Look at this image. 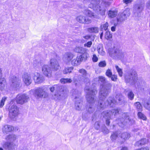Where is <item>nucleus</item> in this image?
Wrapping results in <instances>:
<instances>
[{
	"instance_id": "nucleus-7",
	"label": "nucleus",
	"mask_w": 150,
	"mask_h": 150,
	"mask_svg": "<svg viewBox=\"0 0 150 150\" xmlns=\"http://www.w3.org/2000/svg\"><path fill=\"white\" fill-rule=\"evenodd\" d=\"M84 1H89L92 5V7L96 9V11L98 12L101 15H104L105 14V9L104 8H101L99 4L100 0H84Z\"/></svg>"
},
{
	"instance_id": "nucleus-35",
	"label": "nucleus",
	"mask_w": 150,
	"mask_h": 150,
	"mask_svg": "<svg viewBox=\"0 0 150 150\" xmlns=\"http://www.w3.org/2000/svg\"><path fill=\"white\" fill-rule=\"evenodd\" d=\"M60 81L61 83L65 84L71 83L72 82V80L70 78H62L60 79Z\"/></svg>"
},
{
	"instance_id": "nucleus-1",
	"label": "nucleus",
	"mask_w": 150,
	"mask_h": 150,
	"mask_svg": "<svg viewBox=\"0 0 150 150\" xmlns=\"http://www.w3.org/2000/svg\"><path fill=\"white\" fill-rule=\"evenodd\" d=\"M85 91L86 93V99L88 103L86 107L88 112L90 113H93L95 110V104L96 105L97 101L95 95L97 93V90L96 88H85Z\"/></svg>"
},
{
	"instance_id": "nucleus-5",
	"label": "nucleus",
	"mask_w": 150,
	"mask_h": 150,
	"mask_svg": "<svg viewBox=\"0 0 150 150\" xmlns=\"http://www.w3.org/2000/svg\"><path fill=\"white\" fill-rule=\"evenodd\" d=\"M117 101L112 97H109L107 100L108 105L111 107H113L117 103L119 105H124L126 103L127 101L125 100V97L122 94L117 95L116 96Z\"/></svg>"
},
{
	"instance_id": "nucleus-33",
	"label": "nucleus",
	"mask_w": 150,
	"mask_h": 150,
	"mask_svg": "<svg viewBox=\"0 0 150 150\" xmlns=\"http://www.w3.org/2000/svg\"><path fill=\"white\" fill-rule=\"evenodd\" d=\"M120 133L119 131H115L113 132L110 136V139L111 140L114 141H115L117 138L118 134Z\"/></svg>"
},
{
	"instance_id": "nucleus-64",
	"label": "nucleus",
	"mask_w": 150,
	"mask_h": 150,
	"mask_svg": "<svg viewBox=\"0 0 150 150\" xmlns=\"http://www.w3.org/2000/svg\"><path fill=\"white\" fill-rule=\"evenodd\" d=\"M20 150H27V149L26 148H23L21 147Z\"/></svg>"
},
{
	"instance_id": "nucleus-61",
	"label": "nucleus",
	"mask_w": 150,
	"mask_h": 150,
	"mask_svg": "<svg viewBox=\"0 0 150 150\" xmlns=\"http://www.w3.org/2000/svg\"><path fill=\"white\" fill-rule=\"evenodd\" d=\"M83 38L86 39H88L90 38V36L89 35H86L83 36Z\"/></svg>"
},
{
	"instance_id": "nucleus-17",
	"label": "nucleus",
	"mask_w": 150,
	"mask_h": 150,
	"mask_svg": "<svg viewBox=\"0 0 150 150\" xmlns=\"http://www.w3.org/2000/svg\"><path fill=\"white\" fill-rule=\"evenodd\" d=\"M3 148L6 150H13L15 149L16 145L13 142L9 141L4 142L2 144Z\"/></svg>"
},
{
	"instance_id": "nucleus-15",
	"label": "nucleus",
	"mask_w": 150,
	"mask_h": 150,
	"mask_svg": "<svg viewBox=\"0 0 150 150\" xmlns=\"http://www.w3.org/2000/svg\"><path fill=\"white\" fill-rule=\"evenodd\" d=\"M17 97V103L20 104H23L29 100V96L25 94L18 95Z\"/></svg>"
},
{
	"instance_id": "nucleus-47",
	"label": "nucleus",
	"mask_w": 150,
	"mask_h": 150,
	"mask_svg": "<svg viewBox=\"0 0 150 150\" xmlns=\"http://www.w3.org/2000/svg\"><path fill=\"white\" fill-rule=\"evenodd\" d=\"M108 23L107 22H106L105 24H104L103 25H101V30H102L104 29L105 30H106L107 29L108 27Z\"/></svg>"
},
{
	"instance_id": "nucleus-25",
	"label": "nucleus",
	"mask_w": 150,
	"mask_h": 150,
	"mask_svg": "<svg viewBox=\"0 0 150 150\" xmlns=\"http://www.w3.org/2000/svg\"><path fill=\"white\" fill-rule=\"evenodd\" d=\"M1 69H0V89L2 91L4 89L6 86V81L4 78H2V73Z\"/></svg>"
},
{
	"instance_id": "nucleus-3",
	"label": "nucleus",
	"mask_w": 150,
	"mask_h": 150,
	"mask_svg": "<svg viewBox=\"0 0 150 150\" xmlns=\"http://www.w3.org/2000/svg\"><path fill=\"white\" fill-rule=\"evenodd\" d=\"M50 91L53 92L55 90V93L52 95V98L55 100L65 98L67 96V92L63 86L59 84L54 85L50 88Z\"/></svg>"
},
{
	"instance_id": "nucleus-21",
	"label": "nucleus",
	"mask_w": 150,
	"mask_h": 150,
	"mask_svg": "<svg viewBox=\"0 0 150 150\" xmlns=\"http://www.w3.org/2000/svg\"><path fill=\"white\" fill-rule=\"evenodd\" d=\"M23 80L25 84L29 85L32 82V79L30 74L28 73H25L22 76Z\"/></svg>"
},
{
	"instance_id": "nucleus-50",
	"label": "nucleus",
	"mask_w": 150,
	"mask_h": 150,
	"mask_svg": "<svg viewBox=\"0 0 150 150\" xmlns=\"http://www.w3.org/2000/svg\"><path fill=\"white\" fill-rule=\"evenodd\" d=\"M94 126L96 129L98 130L100 128V122H96L95 123Z\"/></svg>"
},
{
	"instance_id": "nucleus-42",
	"label": "nucleus",
	"mask_w": 150,
	"mask_h": 150,
	"mask_svg": "<svg viewBox=\"0 0 150 150\" xmlns=\"http://www.w3.org/2000/svg\"><path fill=\"white\" fill-rule=\"evenodd\" d=\"M112 35L108 31H107L105 35V37L107 40H108L112 38Z\"/></svg>"
},
{
	"instance_id": "nucleus-55",
	"label": "nucleus",
	"mask_w": 150,
	"mask_h": 150,
	"mask_svg": "<svg viewBox=\"0 0 150 150\" xmlns=\"http://www.w3.org/2000/svg\"><path fill=\"white\" fill-rule=\"evenodd\" d=\"M87 117V113L86 112H83L82 113V117L83 119L85 120L86 119Z\"/></svg>"
},
{
	"instance_id": "nucleus-45",
	"label": "nucleus",
	"mask_w": 150,
	"mask_h": 150,
	"mask_svg": "<svg viewBox=\"0 0 150 150\" xmlns=\"http://www.w3.org/2000/svg\"><path fill=\"white\" fill-rule=\"evenodd\" d=\"M102 131L104 134H108L109 133L108 129L106 128L105 125L102 127Z\"/></svg>"
},
{
	"instance_id": "nucleus-43",
	"label": "nucleus",
	"mask_w": 150,
	"mask_h": 150,
	"mask_svg": "<svg viewBox=\"0 0 150 150\" xmlns=\"http://www.w3.org/2000/svg\"><path fill=\"white\" fill-rule=\"evenodd\" d=\"M134 95L132 91H129L128 94V98L130 100H132L134 98Z\"/></svg>"
},
{
	"instance_id": "nucleus-22",
	"label": "nucleus",
	"mask_w": 150,
	"mask_h": 150,
	"mask_svg": "<svg viewBox=\"0 0 150 150\" xmlns=\"http://www.w3.org/2000/svg\"><path fill=\"white\" fill-rule=\"evenodd\" d=\"M33 79L35 82L37 83H40L42 82L44 80L42 76L37 72L34 73Z\"/></svg>"
},
{
	"instance_id": "nucleus-13",
	"label": "nucleus",
	"mask_w": 150,
	"mask_h": 150,
	"mask_svg": "<svg viewBox=\"0 0 150 150\" xmlns=\"http://www.w3.org/2000/svg\"><path fill=\"white\" fill-rule=\"evenodd\" d=\"M87 54L86 53L77 56L75 59H73L71 62V64L74 66L80 64L82 61H85L87 59Z\"/></svg>"
},
{
	"instance_id": "nucleus-11",
	"label": "nucleus",
	"mask_w": 150,
	"mask_h": 150,
	"mask_svg": "<svg viewBox=\"0 0 150 150\" xmlns=\"http://www.w3.org/2000/svg\"><path fill=\"white\" fill-rule=\"evenodd\" d=\"M19 109L16 105H13L9 108V117L12 120H14L19 114Z\"/></svg>"
},
{
	"instance_id": "nucleus-28",
	"label": "nucleus",
	"mask_w": 150,
	"mask_h": 150,
	"mask_svg": "<svg viewBox=\"0 0 150 150\" xmlns=\"http://www.w3.org/2000/svg\"><path fill=\"white\" fill-rule=\"evenodd\" d=\"M86 50L85 48L79 46H77L74 49V51L76 52L81 53L82 54H84L85 53L87 54V58L89 55L86 52Z\"/></svg>"
},
{
	"instance_id": "nucleus-10",
	"label": "nucleus",
	"mask_w": 150,
	"mask_h": 150,
	"mask_svg": "<svg viewBox=\"0 0 150 150\" xmlns=\"http://www.w3.org/2000/svg\"><path fill=\"white\" fill-rule=\"evenodd\" d=\"M109 54L111 57L115 59H121L124 56V53L121 50L118 49L114 48L110 52Z\"/></svg>"
},
{
	"instance_id": "nucleus-56",
	"label": "nucleus",
	"mask_w": 150,
	"mask_h": 150,
	"mask_svg": "<svg viewBox=\"0 0 150 150\" xmlns=\"http://www.w3.org/2000/svg\"><path fill=\"white\" fill-rule=\"evenodd\" d=\"M110 118L106 119V125L108 126H109L110 124Z\"/></svg>"
},
{
	"instance_id": "nucleus-27",
	"label": "nucleus",
	"mask_w": 150,
	"mask_h": 150,
	"mask_svg": "<svg viewBox=\"0 0 150 150\" xmlns=\"http://www.w3.org/2000/svg\"><path fill=\"white\" fill-rule=\"evenodd\" d=\"M99 80L101 82H102L103 83L102 84H101L100 86V90L101 88L104 86L107 85L106 84H110L111 85V87H110V91L111 90V88L112 87V84L110 83L107 81H106V79L103 76H100L98 78Z\"/></svg>"
},
{
	"instance_id": "nucleus-26",
	"label": "nucleus",
	"mask_w": 150,
	"mask_h": 150,
	"mask_svg": "<svg viewBox=\"0 0 150 150\" xmlns=\"http://www.w3.org/2000/svg\"><path fill=\"white\" fill-rule=\"evenodd\" d=\"M77 20L79 23L88 24L91 22L90 19L83 16H79L76 18Z\"/></svg>"
},
{
	"instance_id": "nucleus-8",
	"label": "nucleus",
	"mask_w": 150,
	"mask_h": 150,
	"mask_svg": "<svg viewBox=\"0 0 150 150\" xmlns=\"http://www.w3.org/2000/svg\"><path fill=\"white\" fill-rule=\"evenodd\" d=\"M33 94L37 98H46L48 96V93L45 91L43 87H38L34 90Z\"/></svg>"
},
{
	"instance_id": "nucleus-48",
	"label": "nucleus",
	"mask_w": 150,
	"mask_h": 150,
	"mask_svg": "<svg viewBox=\"0 0 150 150\" xmlns=\"http://www.w3.org/2000/svg\"><path fill=\"white\" fill-rule=\"evenodd\" d=\"M98 65L99 67H103L106 66V64L105 61H103L100 62Z\"/></svg>"
},
{
	"instance_id": "nucleus-2",
	"label": "nucleus",
	"mask_w": 150,
	"mask_h": 150,
	"mask_svg": "<svg viewBox=\"0 0 150 150\" xmlns=\"http://www.w3.org/2000/svg\"><path fill=\"white\" fill-rule=\"evenodd\" d=\"M107 85L103 86L99 91V100L98 102L97 101L96 105L97 103V108L98 109H103L105 107L106 105L104 103V100L108 95L110 92V87L111 85L110 84H107Z\"/></svg>"
},
{
	"instance_id": "nucleus-36",
	"label": "nucleus",
	"mask_w": 150,
	"mask_h": 150,
	"mask_svg": "<svg viewBox=\"0 0 150 150\" xmlns=\"http://www.w3.org/2000/svg\"><path fill=\"white\" fill-rule=\"evenodd\" d=\"M73 69L74 67H65L63 71V73L64 74L70 73L71 72Z\"/></svg>"
},
{
	"instance_id": "nucleus-41",
	"label": "nucleus",
	"mask_w": 150,
	"mask_h": 150,
	"mask_svg": "<svg viewBox=\"0 0 150 150\" xmlns=\"http://www.w3.org/2000/svg\"><path fill=\"white\" fill-rule=\"evenodd\" d=\"M140 112L141 111L139 112L138 113V117L144 120H146V117L143 114Z\"/></svg>"
},
{
	"instance_id": "nucleus-31",
	"label": "nucleus",
	"mask_w": 150,
	"mask_h": 150,
	"mask_svg": "<svg viewBox=\"0 0 150 150\" xmlns=\"http://www.w3.org/2000/svg\"><path fill=\"white\" fill-rule=\"evenodd\" d=\"M13 129V127L11 126L6 125L4 126L3 128V132L4 133H6V134L8 132H11Z\"/></svg>"
},
{
	"instance_id": "nucleus-62",
	"label": "nucleus",
	"mask_w": 150,
	"mask_h": 150,
	"mask_svg": "<svg viewBox=\"0 0 150 150\" xmlns=\"http://www.w3.org/2000/svg\"><path fill=\"white\" fill-rule=\"evenodd\" d=\"M121 150H128V149L127 147H123Z\"/></svg>"
},
{
	"instance_id": "nucleus-4",
	"label": "nucleus",
	"mask_w": 150,
	"mask_h": 150,
	"mask_svg": "<svg viewBox=\"0 0 150 150\" xmlns=\"http://www.w3.org/2000/svg\"><path fill=\"white\" fill-rule=\"evenodd\" d=\"M125 79L126 83H129L131 84H135L137 88L142 90V88L140 83L139 85L136 83L138 80L137 79V74L136 72L134 70L126 73L124 76Z\"/></svg>"
},
{
	"instance_id": "nucleus-23",
	"label": "nucleus",
	"mask_w": 150,
	"mask_h": 150,
	"mask_svg": "<svg viewBox=\"0 0 150 150\" xmlns=\"http://www.w3.org/2000/svg\"><path fill=\"white\" fill-rule=\"evenodd\" d=\"M42 71L43 74L46 76L49 77L51 76V70L48 65H45L43 66Z\"/></svg>"
},
{
	"instance_id": "nucleus-57",
	"label": "nucleus",
	"mask_w": 150,
	"mask_h": 150,
	"mask_svg": "<svg viewBox=\"0 0 150 150\" xmlns=\"http://www.w3.org/2000/svg\"><path fill=\"white\" fill-rule=\"evenodd\" d=\"M123 1L124 3L127 4L131 3L132 1V0H123Z\"/></svg>"
},
{
	"instance_id": "nucleus-32",
	"label": "nucleus",
	"mask_w": 150,
	"mask_h": 150,
	"mask_svg": "<svg viewBox=\"0 0 150 150\" xmlns=\"http://www.w3.org/2000/svg\"><path fill=\"white\" fill-rule=\"evenodd\" d=\"M98 51L99 54L103 55L105 54V52L103 51V46L102 45L100 44L97 47Z\"/></svg>"
},
{
	"instance_id": "nucleus-39",
	"label": "nucleus",
	"mask_w": 150,
	"mask_h": 150,
	"mask_svg": "<svg viewBox=\"0 0 150 150\" xmlns=\"http://www.w3.org/2000/svg\"><path fill=\"white\" fill-rule=\"evenodd\" d=\"M88 31L90 33H97L98 32V29L97 27L90 28L88 29Z\"/></svg>"
},
{
	"instance_id": "nucleus-53",
	"label": "nucleus",
	"mask_w": 150,
	"mask_h": 150,
	"mask_svg": "<svg viewBox=\"0 0 150 150\" xmlns=\"http://www.w3.org/2000/svg\"><path fill=\"white\" fill-rule=\"evenodd\" d=\"M92 44V42L91 41H89L88 42L84 44V46L85 47H91Z\"/></svg>"
},
{
	"instance_id": "nucleus-24",
	"label": "nucleus",
	"mask_w": 150,
	"mask_h": 150,
	"mask_svg": "<svg viewBox=\"0 0 150 150\" xmlns=\"http://www.w3.org/2000/svg\"><path fill=\"white\" fill-rule=\"evenodd\" d=\"M74 56V54L72 53L68 52L64 54L63 59L66 63L70 62Z\"/></svg>"
},
{
	"instance_id": "nucleus-44",
	"label": "nucleus",
	"mask_w": 150,
	"mask_h": 150,
	"mask_svg": "<svg viewBox=\"0 0 150 150\" xmlns=\"http://www.w3.org/2000/svg\"><path fill=\"white\" fill-rule=\"evenodd\" d=\"M7 99L6 97H4L2 98L0 102V107H2L4 104V102Z\"/></svg>"
},
{
	"instance_id": "nucleus-34",
	"label": "nucleus",
	"mask_w": 150,
	"mask_h": 150,
	"mask_svg": "<svg viewBox=\"0 0 150 150\" xmlns=\"http://www.w3.org/2000/svg\"><path fill=\"white\" fill-rule=\"evenodd\" d=\"M121 138L125 140L129 139L130 137V135L127 132H124L121 134V135L120 136Z\"/></svg>"
},
{
	"instance_id": "nucleus-19",
	"label": "nucleus",
	"mask_w": 150,
	"mask_h": 150,
	"mask_svg": "<svg viewBox=\"0 0 150 150\" xmlns=\"http://www.w3.org/2000/svg\"><path fill=\"white\" fill-rule=\"evenodd\" d=\"M50 66L51 69L53 71H57L59 69V66L58 62L56 59L53 58L50 60Z\"/></svg>"
},
{
	"instance_id": "nucleus-18",
	"label": "nucleus",
	"mask_w": 150,
	"mask_h": 150,
	"mask_svg": "<svg viewBox=\"0 0 150 150\" xmlns=\"http://www.w3.org/2000/svg\"><path fill=\"white\" fill-rule=\"evenodd\" d=\"M75 98L77 99V100L76 101L75 103V108L77 110H83L84 109V106L83 105L81 99H80L79 97L75 96Z\"/></svg>"
},
{
	"instance_id": "nucleus-40",
	"label": "nucleus",
	"mask_w": 150,
	"mask_h": 150,
	"mask_svg": "<svg viewBox=\"0 0 150 150\" xmlns=\"http://www.w3.org/2000/svg\"><path fill=\"white\" fill-rule=\"evenodd\" d=\"M115 67L119 75V76L120 77H122V76L123 74L122 69L120 68L117 65L115 66Z\"/></svg>"
},
{
	"instance_id": "nucleus-37",
	"label": "nucleus",
	"mask_w": 150,
	"mask_h": 150,
	"mask_svg": "<svg viewBox=\"0 0 150 150\" xmlns=\"http://www.w3.org/2000/svg\"><path fill=\"white\" fill-rule=\"evenodd\" d=\"M84 13L86 15L89 17H94V13L88 10H85L84 12Z\"/></svg>"
},
{
	"instance_id": "nucleus-20",
	"label": "nucleus",
	"mask_w": 150,
	"mask_h": 150,
	"mask_svg": "<svg viewBox=\"0 0 150 150\" xmlns=\"http://www.w3.org/2000/svg\"><path fill=\"white\" fill-rule=\"evenodd\" d=\"M79 72L82 75V79L81 80L86 83H89V80L88 77V74L86 70L82 69L79 70Z\"/></svg>"
},
{
	"instance_id": "nucleus-30",
	"label": "nucleus",
	"mask_w": 150,
	"mask_h": 150,
	"mask_svg": "<svg viewBox=\"0 0 150 150\" xmlns=\"http://www.w3.org/2000/svg\"><path fill=\"white\" fill-rule=\"evenodd\" d=\"M117 13L118 11L117 10H111L108 11V16L109 18H113L117 16Z\"/></svg>"
},
{
	"instance_id": "nucleus-9",
	"label": "nucleus",
	"mask_w": 150,
	"mask_h": 150,
	"mask_svg": "<svg viewBox=\"0 0 150 150\" xmlns=\"http://www.w3.org/2000/svg\"><path fill=\"white\" fill-rule=\"evenodd\" d=\"M130 12L128 9L124 11L122 13H119L117 18V22H115L114 25H117L121 24L122 23L127 19V16H129Z\"/></svg>"
},
{
	"instance_id": "nucleus-54",
	"label": "nucleus",
	"mask_w": 150,
	"mask_h": 150,
	"mask_svg": "<svg viewBox=\"0 0 150 150\" xmlns=\"http://www.w3.org/2000/svg\"><path fill=\"white\" fill-rule=\"evenodd\" d=\"M92 60L93 62H97L98 60V58L95 54H94L92 58Z\"/></svg>"
},
{
	"instance_id": "nucleus-63",
	"label": "nucleus",
	"mask_w": 150,
	"mask_h": 150,
	"mask_svg": "<svg viewBox=\"0 0 150 150\" xmlns=\"http://www.w3.org/2000/svg\"><path fill=\"white\" fill-rule=\"evenodd\" d=\"M103 32H102L100 34V39H102V37H103Z\"/></svg>"
},
{
	"instance_id": "nucleus-59",
	"label": "nucleus",
	"mask_w": 150,
	"mask_h": 150,
	"mask_svg": "<svg viewBox=\"0 0 150 150\" xmlns=\"http://www.w3.org/2000/svg\"><path fill=\"white\" fill-rule=\"evenodd\" d=\"M146 7L149 9H150V0L148 1L146 3Z\"/></svg>"
},
{
	"instance_id": "nucleus-14",
	"label": "nucleus",
	"mask_w": 150,
	"mask_h": 150,
	"mask_svg": "<svg viewBox=\"0 0 150 150\" xmlns=\"http://www.w3.org/2000/svg\"><path fill=\"white\" fill-rule=\"evenodd\" d=\"M120 110L119 108H116V109H112L111 110L105 111L102 113V115L105 119L110 118L111 116L113 114L114 115H116L119 113Z\"/></svg>"
},
{
	"instance_id": "nucleus-12",
	"label": "nucleus",
	"mask_w": 150,
	"mask_h": 150,
	"mask_svg": "<svg viewBox=\"0 0 150 150\" xmlns=\"http://www.w3.org/2000/svg\"><path fill=\"white\" fill-rule=\"evenodd\" d=\"M21 80L18 77L15 76H12L10 78L9 83L10 86L14 89L19 87Z\"/></svg>"
},
{
	"instance_id": "nucleus-38",
	"label": "nucleus",
	"mask_w": 150,
	"mask_h": 150,
	"mask_svg": "<svg viewBox=\"0 0 150 150\" xmlns=\"http://www.w3.org/2000/svg\"><path fill=\"white\" fill-rule=\"evenodd\" d=\"M134 105L138 111L140 112L142 110V107L140 102H137L134 103Z\"/></svg>"
},
{
	"instance_id": "nucleus-60",
	"label": "nucleus",
	"mask_w": 150,
	"mask_h": 150,
	"mask_svg": "<svg viewBox=\"0 0 150 150\" xmlns=\"http://www.w3.org/2000/svg\"><path fill=\"white\" fill-rule=\"evenodd\" d=\"M114 25V26H112L111 28V30L113 32L115 31V27L117 26L115 25Z\"/></svg>"
},
{
	"instance_id": "nucleus-29",
	"label": "nucleus",
	"mask_w": 150,
	"mask_h": 150,
	"mask_svg": "<svg viewBox=\"0 0 150 150\" xmlns=\"http://www.w3.org/2000/svg\"><path fill=\"white\" fill-rule=\"evenodd\" d=\"M18 137L17 135L11 134L6 136L5 139L8 141L13 142H15L16 139H18Z\"/></svg>"
},
{
	"instance_id": "nucleus-58",
	"label": "nucleus",
	"mask_w": 150,
	"mask_h": 150,
	"mask_svg": "<svg viewBox=\"0 0 150 150\" xmlns=\"http://www.w3.org/2000/svg\"><path fill=\"white\" fill-rule=\"evenodd\" d=\"M134 145L136 146H139L140 145H142L140 140L139 141L136 142L134 144Z\"/></svg>"
},
{
	"instance_id": "nucleus-46",
	"label": "nucleus",
	"mask_w": 150,
	"mask_h": 150,
	"mask_svg": "<svg viewBox=\"0 0 150 150\" xmlns=\"http://www.w3.org/2000/svg\"><path fill=\"white\" fill-rule=\"evenodd\" d=\"M105 74L108 77H111L112 75L111 70L109 69H108L106 72Z\"/></svg>"
},
{
	"instance_id": "nucleus-52",
	"label": "nucleus",
	"mask_w": 150,
	"mask_h": 150,
	"mask_svg": "<svg viewBox=\"0 0 150 150\" xmlns=\"http://www.w3.org/2000/svg\"><path fill=\"white\" fill-rule=\"evenodd\" d=\"M112 81H117V76L115 75H112V76L110 77Z\"/></svg>"
},
{
	"instance_id": "nucleus-16",
	"label": "nucleus",
	"mask_w": 150,
	"mask_h": 150,
	"mask_svg": "<svg viewBox=\"0 0 150 150\" xmlns=\"http://www.w3.org/2000/svg\"><path fill=\"white\" fill-rule=\"evenodd\" d=\"M143 8V5L141 3H138L134 5L133 12L135 16H140V13L142 11Z\"/></svg>"
},
{
	"instance_id": "nucleus-51",
	"label": "nucleus",
	"mask_w": 150,
	"mask_h": 150,
	"mask_svg": "<svg viewBox=\"0 0 150 150\" xmlns=\"http://www.w3.org/2000/svg\"><path fill=\"white\" fill-rule=\"evenodd\" d=\"M140 143H141L142 145H144L147 142V141L146 138H144L140 140Z\"/></svg>"
},
{
	"instance_id": "nucleus-49",
	"label": "nucleus",
	"mask_w": 150,
	"mask_h": 150,
	"mask_svg": "<svg viewBox=\"0 0 150 150\" xmlns=\"http://www.w3.org/2000/svg\"><path fill=\"white\" fill-rule=\"evenodd\" d=\"M37 60H35L34 62V66L35 67H38L40 66L41 65V62H39L38 61V62L37 63Z\"/></svg>"
},
{
	"instance_id": "nucleus-6",
	"label": "nucleus",
	"mask_w": 150,
	"mask_h": 150,
	"mask_svg": "<svg viewBox=\"0 0 150 150\" xmlns=\"http://www.w3.org/2000/svg\"><path fill=\"white\" fill-rule=\"evenodd\" d=\"M117 121L119 126L122 127H123L126 123L132 125L135 122L134 120L130 118L129 114L127 112L123 113L122 117L117 119Z\"/></svg>"
}]
</instances>
